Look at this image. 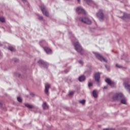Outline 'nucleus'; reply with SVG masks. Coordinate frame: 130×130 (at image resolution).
I'll list each match as a JSON object with an SVG mask.
<instances>
[{"mask_svg":"<svg viewBox=\"0 0 130 130\" xmlns=\"http://www.w3.org/2000/svg\"><path fill=\"white\" fill-rule=\"evenodd\" d=\"M105 82H106L108 85L111 86V87H114L115 85H116V83L112 81L110 78H106Z\"/></svg>","mask_w":130,"mask_h":130,"instance_id":"0eeeda50","label":"nucleus"},{"mask_svg":"<svg viewBox=\"0 0 130 130\" xmlns=\"http://www.w3.org/2000/svg\"><path fill=\"white\" fill-rule=\"evenodd\" d=\"M79 103H81V104H85V103H86V101L85 100L80 101Z\"/></svg>","mask_w":130,"mask_h":130,"instance_id":"5701e85b","label":"nucleus"},{"mask_svg":"<svg viewBox=\"0 0 130 130\" xmlns=\"http://www.w3.org/2000/svg\"><path fill=\"white\" fill-rule=\"evenodd\" d=\"M107 88H108V86H107L104 87V89H107Z\"/></svg>","mask_w":130,"mask_h":130,"instance_id":"72a5a7b5","label":"nucleus"},{"mask_svg":"<svg viewBox=\"0 0 130 130\" xmlns=\"http://www.w3.org/2000/svg\"><path fill=\"white\" fill-rule=\"evenodd\" d=\"M93 53L95 54V57H96L98 59H99L101 61H103V60L104 61H105V62H107V60L105 59V58H104V57H103V56H102V55H101L100 54L96 52H94Z\"/></svg>","mask_w":130,"mask_h":130,"instance_id":"39448f33","label":"nucleus"},{"mask_svg":"<svg viewBox=\"0 0 130 130\" xmlns=\"http://www.w3.org/2000/svg\"><path fill=\"white\" fill-rule=\"evenodd\" d=\"M38 19H39V20H43V17H42V16H39V18H38Z\"/></svg>","mask_w":130,"mask_h":130,"instance_id":"c85d7f7f","label":"nucleus"},{"mask_svg":"<svg viewBox=\"0 0 130 130\" xmlns=\"http://www.w3.org/2000/svg\"><path fill=\"white\" fill-rule=\"evenodd\" d=\"M40 44L41 46H43V45H45L46 44V42L44 40H42L40 42Z\"/></svg>","mask_w":130,"mask_h":130,"instance_id":"aec40b11","label":"nucleus"},{"mask_svg":"<svg viewBox=\"0 0 130 130\" xmlns=\"http://www.w3.org/2000/svg\"><path fill=\"white\" fill-rule=\"evenodd\" d=\"M123 86L130 93V83L128 81H124L123 83Z\"/></svg>","mask_w":130,"mask_h":130,"instance_id":"6e6552de","label":"nucleus"},{"mask_svg":"<svg viewBox=\"0 0 130 130\" xmlns=\"http://www.w3.org/2000/svg\"><path fill=\"white\" fill-rule=\"evenodd\" d=\"M92 95L94 98H97V97H98V95H97V92H96V90L93 91Z\"/></svg>","mask_w":130,"mask_h":130,"instance_id":"6ab92c4d","label":"nucleus"},{"mask_svg":"<svg viewBox=\"0 0 130 130\" xmlns=\"http://www.w3.org/2000/svg\"><path fill=\"white\" fill-rule=\"evenodd\" d=\"M17 100L18 102H21L22 101V98L20 96L17 97Z\"/></svg>","mask_w":130,"mask_h":130,"instance_id":"b1692460","label":"nucleus"},{"mask_svg":"<svg viewBox=\"0 0 130 130\" xmlns=\"http://www.w3.org/2000/svg\"><path fill=\"white\" fill-rule=\"evenodd\" d=\"M105 67L106 68V69L108 70V71H109L110 67L109 66H107V65H105Z\"/></svg>","mask_w":130,"mask_h":130,"instance_id":"c756f323","label":"nucleus"},{"mask_svg":"<svg viewBox=\"0 0 130 130\" xmlns=\"http://www.w3.org/2000/svg\"><path fill=\"white\" fill-rule=\"evenodd\" d=\"M120 101L122 104H126V98L124 97V95L122 98V99Z\"/></svg>","mask_w":130,"mask_h":130,"instance_id":"2eb2a0df","label":"nucleus"},{"mask_svg":"<svg viewBox=\"0 0 130 130\" xmlns=\"http://www.w3.org/2000/svg\"><path fill=\"white\" fill-rule=\"evenodd\" d=\"M123 16H121L120 18H121V19H129L130 18V15L129 14H127L126 13H123Z\"/></svg>","mask_w":130,"mask_h":130,"instance_id":"4468645a","label":"nucleus"},{"mask_svg":"<svg viewBox=\"0 0 130 130\" xmlns=\"http://www.w3.org/2000/svg\"><path fill=\"white\" fill-rule=\"evenodd\" d=\"M116 68H118V69H121L122 68V66L119 65L118 64H116Z\"/></svg>","mask_w":130,"mask_h":130,"instance_id":"393cba45","label":"nucleus"},{"mask_svg":"<svg viewBox=\"0 0 130 130\" xmlns=\"http://www.w3.org/2000/svg\"><path fill=\"white\" fill-rule=\"evenodd\" d=\"M50 88V84L48 83H46L45 84V94H48V91Z\"/></svg>","mask_w":130,"mask_h":130,"instance_id":"f8f14e48","label":"nucleus"},{"mask_svg":"<svg viewBox=\"0 0 130 130\" xmlns=\"http://www.w3.org/2000/svg\"><path fill=\"white\" fill-rule=\"evenodd\" d=\"M43 109H47L48 108V105L46 102H44L42 105Z\"/></svg>","mask_w":130,"mask_h":130,"instance_id":"f3484780","label":"nucleus"},{"mask_svg":"<svg viewBox=\"0 0 130 130\" xmlns=\"http://www.w3.org/2000/svg\"><path fill=\"white\" fill-rule=\"evenodd\" d=\"M8 49L11 51H15V49L13 47H11V46L9 47Z\"/></svg>","mask_w":130,"mask_h":130,"instance_id":"412c9836","label":"nucleus"},{"mask_svg":"<svg viewBox=\"0 0 130 130\" xmlns=\"http://www.w3.org/2000/svg\"><path fill=\"white\" fill-rule=\"evenodd\" d=\"M92 86H93V84L91 82H89L88 83V87H92Z\"/></svg>","mask_w":130,"mask_h":130,"instance_id":"cd10ccee","label":"nucleus"},{"mask_svg":"<svg viewBox=\"0 0 130 130\" xmlns=\"http://www.w3.org/2000/svg\"><path fill=\"white\" fill-rule=\"evenodd\" d=\"M64 73H65V74H67V73H69V70H65Z\"/></svg>","mask_w":130,"mask_h":130,"instance_id":"2f4dec72","label":"nucleus"},{"mask_svg":"<svg viewBox=\"0 0 130 130\" xmlns=\"http://www.w3.org/2000/svg\"><path fill=\"white\" fill-rule=\"evenodd\" d=\"M79 20L80 22L84 24H87V25H91L92 24V21L88 17H80Z\"/></svg>","mask_w":130,"mask_h":130,"instance_id":"f257e3e1","label":"nucleus"},{"mask_svg":"<svg viewBox=\"0 0 130 130\" xmlns=\"http://www.w3.org/2000/svg\"><path fill=\"white\" fill-rule=\"evenodd\" d=\"M96 16L99 18L100 21H104V14L102 10H100L98 13H96Z\"/></svg>","mask_w":130,"mask_h":130,"instance_id":"20e7f679","label":"nucleus"},{"mask_svg":"<svg viewBox=\"0 0 130 130\" xmlns=\"http://www.w3.org/2000/svg\"><path fill=\"white\" fill-rule=\"evenodd\" d=\"M75 48L77 52H79V53L83 54V49H82V47L79 43V42H76L74 44Z\"/></svg>","mask_w":130,"mask_h":130,"instance_id":"f03ea898","label":"nucleus"},{"mask_svg":"<svg viewBox=\"0 0 130 130\" xmlns=\"http://www.w3.org/2000/svg\"><path fill=\"white\" fill-rule=\"evenodd\" d=\"M38 62L39 64L42 66L44 68H47V67H48V63L46 62H44L43 60H39Z\"/></svg>","mask_w":130,"mask_h":130,"instance_id":"9b49d317","label":"nucleus"},{"mask_svg":"<svg viewBox=\"0 0 130 130\" xmlns=\"http://www.w3.org/2000/svg\"><path fill=\"white\" fill-rule=\"evenodd\" d=\"M25 106H26V107H27V108H29V109H32V108H33V106L29 104H25Z\"/></svg>","mask_w":130,"mask_h":130,"instance_id":"a211bd4d","label":"nucleus"},{"mask_svg":"<svg viewBox=\"0 0 130 130\" xmlns=\"http://www.w3.org/2000/svg\"><path fill=\"white\" fill-rule=\"evenodd\" d=\"M123 96V94L122 93H117L113 96V99L115 101H119V100H121Z\"/></svg>","mask_w":130,"mask_h":130,"instance_id":"7ed1b4c3","label":"nucleus"},{"mask_svg":"<svg viewBox=\"0 0 130 130\" xmlns=\"http://www.w3.org/2000/svg\"><path fill=\"white\" fill-rule=\"evenodd\" d=\"M79 63H80V64H83V61L82 60H79Z\"/></svg>","mask_w":130,"mask_h":130,"instance_id":"7c9ffc66","label":"nucleus"},{"mask_svg":"<svg viewBox=\"0 0 130 130\" xmlns=\"http://www.w3.org/2000/svg\"><path fill=\"white\" fill-rule=\"evenodd\" d=\"M30 95L31 96H34V94L33 93H30Z\"/></svg>","mask_w":130,"mask_h":130,"instance_id":"473e14b6","label":"nucleus"},{"mask_svg":"<svg viewBox=\"0 0 130 130\" xmlns=\"http://www.w3.org/2000/svg\"><path fill=\"white\" fill-rule=\"evenodd\" d=\"M74 93H75V91H71L69 93V95H70V96H72V95H74Z\"/></svg>","mask_w":130,"mask_h":130,"instance_id":"bb28decb","label":"nucleus"},{"mask_svg":"<svg viewBox=\"0 0 130 130\" xmlns=\"http://www.w3.org/2000/svg\"><path fill=\"white\" fill-rule=\"evenodd\" d=\"M0 21L2 23L5 22V17H0Z\"/></svg>","mask_w":130,"mask_h":130,"instance_id":"4be33fe9","label":"nucleus"},{"mask_svg":"<svg viewBox=\"0 0 130 130\" xmlns=\"http://www.w3.org/2000/svg\"><path fill=\"white\" fill-rule=\"evenodd\" d=\"M22 1H26V0H22Z\"/></svg>","mask_w":130,"mask_h":130,"instance_id":"e433bc0d","label":"nucleus"},{"mask_svg":"<svg viewBox=\"0 0 130 130\" xmlns=\"http://www.w3.org/2000/svg\"><path fill=\"white\" fill-rule=\"evenodd\" d=\"M85 2H86L87 4L89 5V3H92V1L91 0H84Z\"/></svg>","mask_w":130,"mask_h":130,"instance_id":"a878e982","label":"nucleus"},{"mask_svg":"<svg viewBox=\"0 0 130 130\" xmlns=\"http://www.w3.org/2000/svg\"><path fill=\"white\" fill-rule=\"evenodd\" d=\"M44 49L47 54H51L52 53V51L49 48L45 47Z\"/></svg>","mask_w":130,"mask_h":130,"instance_id":"ddd939ff","label":"nucleus"},{"mask_svg":"<svg viewBox=\"0 0 130 130\" xmlns=\"http://www.w3.org/2000/svg\"><path fill=\"white\" fill-rule=\"evenodd\" d=\"M41 9L43 15H45L46 17H48V16H49V13H48L47 9H46V7H45V6L42 5L41 7Z\"/></svg>","mask_w":130,"mask_h":130,"instance_id":"423d86ee","label":"nucleus"},{"mask_svg":"<svg viewBox=\"0 0 130 130\" xmlns=\"http://www.w3.org/2000/svg\"><path fill=\"white\" fill-rule=\"evenodd\" d=\"M76 13L78 14H86V11L82 7H78L76 9Z\"/></svg>","mask_w":130,"mask_h":130,"instance_id":"1a4fd4ad","label":"nucleus"},{"mask_svg":"<svg viewBox=\"0 0 130 130\" xmlns=\"http://www.w3.org/2000/svg\"><path fill=\"white\" fill-rule=\"evenodd\" d=\"M94 80L96 83H100V73L94 74Z\"/></svg>","mask_w":130,"mask_h":130,"instance_id":"9d476101","label":"nucleus"},{"mask_svg":"<svg viewBox=\"0 0 130 130\" xmlns=\"http://www.w3.org/2000/svg\"><path fill=\"white\" fill-rule=\"evenodd\" d=\"M0 106H2V103L0 102Z\"/></svg>","mask_w":130,"mask_h":130,"instance_id":"c9c22d12","label":"nucleus"},{"mask_svg":"<svg viewBox=\"0 0 130 130\" xmlns=\"http://www.w3.org/2000/svg\"><path fill=\"white\" fill-rule=\"evenodd\" d=\"M78 3H80L81 2V0H77Z\"/></svg>","mask_w":130,"mask_h":130,"instance_id":"f704fd0d","label":"nucleus"},{"mask_svg":"<svg viewBox=\"0 0 130 130\" xmlns=\"http://www.w3.org/2000/svg\"><path fill=\"white\" fill-rule=\"evenodd\" d=\"M86 80V77L85 76L82 75L79 78V82H84V81Z\"/></svg>","mask_w":130,"mask_h":130,"instance_id":"dca6fc26","label":"nucleus"}]
</instances>
